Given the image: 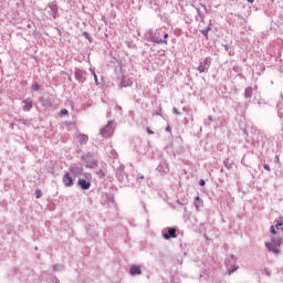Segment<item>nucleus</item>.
Here are the masks:
<instances>
[{"label": "nucleus", "mask_w": 283, "mask_h": 283, "mask_svg": "<svg viewBox=\"0 0 283 283\" xmlns=\"http://www.w3.org/2000/svg\"><path fill=\"white\" fill-rule=\"evenodd\" d=\"M263 168L265 169V171H271V166L269 164H264Z\"/></svg>", "instance_id": "bb28decb"}, {"label": "nucleus", "mask_w": 283, "mask_h": 283, "mask_svg": "<svg viewBox=\"0 0 283 283\" xmlns=\"http://www.w3.org/2000/svg\"><path fill=\"white\" fill-rule=\"evenodd\" d=\"M62 182L65 187H74V178L69 172L63 176Z\"/></svg>", "instance_id": "0eeeda50"}, {"label": "nucleus", "mask_w": 283, "mask_h": 283, "mask_svg": "<svg viewBox=\"0 0 283 283\" xmlns=\"http://www.w3.org/2000/svg\"><path fill=\"white\" fill-rule=\"evenodd\" d=\"M171 238H177L176 228H168L167 232L164 233L165 240H171Z\"/></svg>", "instance_id": "9d476101"}, {"label": "nucleus", "mask_w": 283, "mask_h": 283, "mask_svg": "<svg viewBox=\"0 0 283 283\" xmlns=\"http://www.w3.org/2000/svg\"><path fill=\"white\" fill-rule=\"evenodd\" d=\"M77 185L82 189V191H87V189L92 187V182H90L87 179H78Z\"/></svg>", "instance_id": "1a4fd4ad"}, {"label": "nucleus", "mask_w": 283, "mask_h": 283, "mask_svg": "<svg viewBox=\"0 0 283 283\" xmlns=\"http://www.w3.org/2000/svg\"><path fill=\"white\" fill-rule=\"evenodd\" d=\"M231 260H235V255L232 254V255H231Z\"/></svg>", "instance_id": "58836bf2"}, {"label": "nucleus", "mask_w": 283, "mask_h": 283, "mask_svg": "<svg viewBox=\"0 0 283 283\" xmlns=\"http://www.w3.org/2000/svg\"><path fill=\"white\" fill-rule=\"evenodd\" d=\"M22 103H23V106H22L23 112H30V109H32V99L28 98V99H24Z\"/></svg>", "instance_id": "ddd939ff"}, {"label": "nucleus", "mask_w": 283, "mask_h": 283, "mask_svg": "<svg viewBox=\"0 0 283 283\" xmlns=\"http://www.w3.org/2000/svg\"><path fill=\"white\" fill-rule=\"evenodd\" d=\"M244 96H245V98H252L253 97V88L252 87L245 88Z\"/></svg>", "instance_id": "2eb2a0df"}, {"label": "nucleus", "mask_w": 283, "mask_h": 283, "mask_svg": "<svg viewBox=\"0 0 283 283\" xmlns=\"http://www.w3.org/2000/svg\"><path fill=\"white\" fill-rule=\"evenodd\" d=\"M271 233L273 235H276L277 234V231L275 230V226H271Z\"/></svg>", "instance_id": "393cba45"}, {"label": "nucleus", "mask_w": 283, "mask_h": 283, "mask_svg": "<svg viewBox=\"0 0 283 283\" xmlns=\"http://www.w3.org/2000/svg\"><path fill=\"white\" fill-rule=\"evenodd\" d=\"M237 269H238V266L233 265L232 270L228 271L229 275H231V273H235Z\"/></svg>", "instance_id": "cd10ccee"}, {"label": "nucleus", "mask_w": 283, "mask_h": 283, "mask_svg": "<svg viewBox=\"0 0 283 283\" xmlns=\"http://www.w3.org/2000/svg\"><path fill=\"white\" fill-rule=\"evenodd\" d=\"M157 171L159 174H169V164H167L165 160L160 161L157 166Z\"/></svg>", "instance_id": "423d86ee"}, {"label": "nucleus", "mask_w": 283, "mask_h": 283, "mask_svg": "<svg viewBox=\"0 0 283 283\" xmlns=\"http://www.w3.org/2000/svg\"><path fill=\"white\" fill-rule=\"evenodd\" d=\"M208 120L209 122H206V125H211V123H213V116H209Z\"/></svg>", "instance_id": "a878e982"}, {"label": "nucleus", "mask_w": 283, "mask_h": 283, "mask_svg": "<svg viewBox=\"0 0 283 283\" xmlns=\"http://www.w3.org/2000/svg\"><path fill=\"white\" fill-rule=\"evenodd\" d=\"M163 38L169 39V33L165 32V29H158L149 33V39L151 43H157V44L167 43V40H163Z\"/></svg>", "instance_id": "f03ea898"}, {"label": "nucleus", "mask_w": 283, "mask_h": 283, "mask_svg": "<svg viewBox=\"0 0 283 283\" xmlns=\"http://www.w3.org/2000/svg\"><path fill=\"white\" fill-rule=\"evenodd\" d=\"M206 30H208V32L211 30V24H209Z\"/></svg>", "instance_id": "c9c22d12"}, {"label": "nucleus", "mask_w": 283, "mask_h": 283, "mask_svg": "<svg viewBox=\"0 0 283 283\" xmlns=\"http://www.w3.org/2000/svg\"><path fill=\"white\" fill-rule=\"evenodd\" d=\"M147 134H154V132L149 128H146Z\"/></svg>", "instance_id": "72a5a7b5"}, {"label": "nucleus", "mask_w": 283, "mask_h": 283, "mask_svg": "<svg viewBox=\"0 0 283 283\" xmlns=\"http://www.w3.org/2000/svg\"><path fill=\"white\" fill-rule=\"evenodd\" d=\"M91 72L94 76L95 84L98 85V76L96 75V73L92 69H91Z\"/></svg>", "instance_id": "412c9836"}, {"label": "nucleus", "mask_w": 283, "mask_h": 283, "mask_svg": "<svg viewBox=\"0 0 283 283\" xmlns=\"http://www.w3.org/2000/svg\"><path fill=\"white\" fill-rule=\"evenodd\" d=\"M265 248L270 253H274V255H280L282 249V238L279 235L271 237V240L265 242Z\"/></svg>", "instance_id": "f257e3e1"}, {"label": "nucleus", "mask_w": 283, "mask_h": 283, "mask_svg": "<svg viewBox=\"0 0 283 283\" xmlns=\"http://www.w3.org/2000/svg\"><path fill=\"white\" fill-rule=\"evenodd\" d=\"M282 224H283L282 219L277 220L275 223V229L280 230V227H282Z\"/></svg>", "instance_id": "4be33fe9"}, {"label": "nucleus", "mask_w": 283, "mask_h": 283, "mask_svg": "<svg viewBox=\"0 0 283 283\" xmlns=\"http://www.w3.org/2000/svg\"><path fill=\"white\" fill-rule=\"evenodd\" d=\"M166 132H171V128H169V126L166 127Z\"/></svg>", "instance_id": "4c0bfd02"}, {"label": "nucleus", "mask_w": 283, "mask_h": 283, "mask_svg": "<svg viewBox=\"0 0 283 283\" xmlns=\"http://www.w3.org/2000/svg\"><path fill=\"white\" fill-rule=\"evenodd\" d=\"M83 36H85V39H90V33L84 32V33H83Z\"/></svg>", "instance_id": "2f4dec72"}, {"label": "nucleus", "mask_w": 283, "mask_h": 283, "mask_svg": "<svg viewBox=\"0 0 283 283\" xmlns=\"http://www.w3.org/2000/svg\"><path fill=\"white\" fill-rule=\"evenodd\" d=\"M248 3H254L255 0H247Z\"/></svg>", "instance_id": "e433bc0d"}, {"label": "nucleus", "mask_w": 283, "mask_h": 283, "mask_svg": "<svg viewBox=\"0 0 283 283\" xmlns=\"http://www.w3.org/2000/svg\"><path fill=\"white\" fill-rule=\"evenodd\" d=\"M195 207L196 209H200V207H202V200H200V197L195 198Z\"/></svg>", "instance_id": "dca6fc26"}, {"label": "nucleus", "mask_w": 283, "mask_h": 283, "mask_svg": "<svg viewBox=\"0 0 283 283\" xmlns=\"http://www.w3.org/2000/svg\"><path fill=\"white\" fill-rule=\"evenodd\" d=\"M199 185H200V187H205V180L201 179V180L199 181Z\"/></svg>", "instance_id": "473e14b6"}, {"label": "nucleus", "mask_w": 283, "mask_h": 283, "mask_svg": "<svg viewBox=\"0 0 283 283\" xmlns=\"http://www.w3.org/2000/svg\"><path fill=\"white\" fill-rule=\"evenodd\" d=\"M74 76L75 81H77L78 83H85V72H83L82 70L75 69Z\"/></svg>", "instance_id": "6e6552de"}, {"label": "nucleus", "mask_w": 283, "mask_h": 283, "mask_svg": "<svg viewBox=\"0 0 283 283\" xmlns=\"http://www.w3.org/2000/svg\"><path fill=\"white\" fill-rule=\"evenodd\" d=\"M83 160H85L86 167H88L90 169H94L98 165V163L95 159H93V155L91 153L84 155Z\"/></svg>", "instance_id": "20e7f679"}, {"label": "nucleus", "mask_w": 283, "mask_h": 283, "mask_svg": "<svg viewBox=\"0 0 283 283\" xmlns=\"http://www.w3.org/2000/svg\"><path fill=\"white\" fill-rule=\"evenodd\" d=\"M43 196V192L41 190L35 191V198H41Z\"/></svg>", "instance_id": "b1692460"}, {"label": "nucleus", "mask_w": 283, "mask_h": 283, "mask_svg": "<svg viewBox=\"0 0 283 283\" xmlns=\"http://www.w3.org/2000/svg\"><path fill=\"white\" fill-rule=\"evenodd\" d=\"M275 163H280V157L275 156Z\"/></svg>", "instance_id": "f704fd0d"}, {"label": "nucleus", "mask_w": 283, "mask_h": 283, "mask_svg": "<svg viewBox=\"0 0 283 283\" xmlns=\"http://www.w3.org/2000/svg\"><path fill=\"white\" fill-rule=\"evenodd\" d=\"M172 113L176 114L177 116H180V112H178V108L174 107Z\"/></svg>", "instance_id": "c85d7f7f"}, {"label": "nucleus", "mask_w": 283, "mask_h": 283, "mask_svg": "<svg viewBox=\"0 0 283 283\" xmlns=\"http://www.w3.org/2000/svg\"><path fill=\"white\" fill-rule=\"evenodd\" d=\"M31 90H32L33 92H39V91L41 90V85H39V83H34V84L32 85Z\"/></svg>", "instance_id": "a211bd4d"}, {"label": "nucleus", "mask_w": 283, "mask_h": 283, "mask_svg": "<svg viewBox=\"0 0 283 283\" xmlns=\"http://www.w3.org/2000/svg\"><path fill=\"white\" fill-rule=\"evenodd\" d=\"M55 283H59V279H56Z\"/></svg>", "instance_id": "a19ab883"}, {"label": "nucleus", "mask_w": 283, "mask_h": 283, "mask_svg": "<svg viewBox=\"0 0 283 283\" xmlns=\"http://www.w3.org/2000/svg\"><path fill=\"white\" fill-rule=\"evenodd\" d=\"M117 109H119V112H123V108H122V107H117Z\"/></svg>", "instance_id": "ea45409f"}, {"label": "nucleus", "mask_w": 283, "mask_h": 283, "mask_svg": "<svg viewBox=\"0 0 283 283\" xmlns=\"http://www.w3.org/2000/svg\"><path fill=\"white\" fill-rule=\"evenodd\" d=\"M137 180H138V182H140V180H145V176L138 175V176H137Z\"/></svg>", "instance_id": "c756f323"}, {"label": "nucleus", "mask_w": 283, "mask_h": 283, "mask_svg": "<svg viewBox=\"0 0 283 283\" xmlns=\"http://www.w3.org/2000/svg\"><path fill=\"white\" fill-rule=\"evenodd\" d=\"M85 178H86V180H91L92 174H85Z\"/></svg>", "instance_id": "7c9ffc66"}, {"label": "nucleus", "mask_w": 283, "mask_h": 283, "mask_svg": "<svg viewBox=\"0 0 283 283\" xmlns=\"http://www.w3.org/2000/svg\"><path fill=\"white\" fill-rule=\"evenodd\" d=\"M201 34L206 36V39H209V31L207 29L201 30Z\"/></svg>", "instance_id": "aec40b11"}, {"label": "nucleus", "mask_w": 283, "mask_h": 283, "mask_svg": "<svg viewBox=\"0 0 283 283\" xmlns=\"http://www.w3.org/2000/svg\"><path fill=\"white\" fill-rule=\"evenodd\" d=\"M70 171L73 174V176H81V174H83V168L76 165H73V166H70Z\"/></svg>", "instance_id": "f8f14e48"}, {"label": "nucleus", "mask_w": 283, "mask_h": 283, "mask_svg": "<svg viewBox=\"0 0 283 283\" xmlns=\"http://www.w3.org/2000/svg\"><path fill=\"white\" fill-rule=\"evenodd\" d=\"M112 134H114V122L109 120L106 126L99 129V135L103 136V138H108Z\"/></svg>", "instance_id": "7ed1b4c3"}, {"label": "nucleus", "mask_w": 283, "mask_h": 283, "mask_svg": "<svg viewBox=\"0 0 283 283\" xmlns=\"http://www.w3.org/2000/svg\"><path fill=\"white\" fill-rule=\"evenodd\" d=\"M63 269H65V266L63 264H55V265H53V270L54 271H63Z\"/></svg>", "instance_id": "f3484780"}, {"label": "nucleus", "mask_w": 283, "mask_h": 283, "mask_svg": "<svg viewBox=\"0 0 283 283\" xmlns=\"http://www.w3.org/2000/svg\"><path fill=\"white\" fill-rule=\"evenodd\" d=\"M78 140H80V143H87V135H80L78 136Z\"/></svg>", "instance_id": "6ab92c4d"}, {"label": "nucleus", "mask_w": 283, "mask_h": 283, "mask_svg": "<svg viewBox=\"0 0 283 283\" xmlns=\"http://www.w3.org/2000/svg\"><path fill=\"white\" fill-rule=\"evenodd\" d=\"M210 65H211V57H206L205 61L200 62V64L198 66L199 74L209 72Z\"/></svg>", "instance_id": "39448f33"}, {"label": "nucleus", "mask_w": 283, "mask_h": 283, "mask_svg": "<svg viewBox=\"0 0 283 283\" xmlns=\"http://www.w3.org/2000/svg\"><path fill=\"white\" fill-rule=\"evenodd\" d=\"M129 273H130V275H142L143 270H140V266H138V265H133V266H130Z\"/></svg>", "instance_id": "4468645a"}, {"label": "nucleus", "mask_w": 283, "mask_h": 283, "mask_svg": "<svg viewBox=\"0 0 283 283\" xmlns=\"http://www.w3.org/2000/svg\"><path fill=\"white\" fill-rule=\"evenodd\" d=\"M229 46L226 45V50H228Z\"/></svg>", "instance_id": "79ce46f5"}, {"label": "nucleus", "mask_w": 283, "mask_h": 283, "mask_svg": "<svg viewBox=\"0 0 283 283\" xmlns=\"http://www.w3.org/2000/svg\"><path fill=\"white\" fill-rule=\"evenodd\" d=\"M49 8L51 10L52 18L56 19V17H59V7L56 6V3L49 4Z\"/></svg>", "instance_id": "9b49d317"}, {"label": "nucleus", "mask_w": 283, "mask_h": 283, "mask_svg": "<svg viewBox=\"0 0 283 283\" xmlns=\"http://www.w3.org/2000/svg\"><path fill=\"white\" fill-rule=\"evenodd\" d=\"M67 114H70V112H67V109L63 108L60 112V116H67Z\"/></svg>", "instance_id": "5701e85b"}]
</instances>
